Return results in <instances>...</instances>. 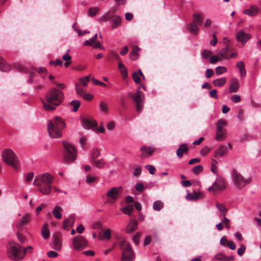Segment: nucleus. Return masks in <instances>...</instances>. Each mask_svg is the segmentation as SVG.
<instances>
[{
  "instance_id": "obj_1",
  "label": "nucleus",
  "mask_w": 261,
  "mask_h": 261,
  "mask_svg": "<svg viewBox=\"0 0 261 261\" xmlns=\"http://www.w3.org/2000/svg\"><path fill=\"white\" fill-rule=\"evenodd\" d=\"M64 93L57 88H53L46 93L45 98L46 102L43 101V106L45 110L53 111L56 109L64 99Z\"/></svg>"
},
{
  "instance_id": "obj_2",
  "label": "nucleus",
  "mask_w": 261,
  "mask_h": 261,
  "mask_svg": "<svg viewBox=\"0 0 261 261\" xmlns=\"http://www.w3.org/2000/svg\"><path fill=\"white\" fill-rule=\"evenodd\" d=\"M64 120L59 116H56L48 121L47 129L49 136L52 138H60L62 136V131L65 127Z\"/></svg>"
},
{
  "instance_id": "obj_3",
  "label": "nucleus",
  "mask_w": 261,
  "mask_h": 261,
  "mask_svg": "<svg viewBox=\"0 0 261 261\" xmlns=\"http://www.w3.org/2000/svg\"><path fill=\"white\" fill-rule=\"evenodd\" d=\"M2 156L4 162L12 167L15 170L19 168V161L13 151L9 148L4 149L2 152Z\"/></svg>"
},
{
  "instance_id": "obj_4",
  "label": "nucleus",
  "mask_w": 261,
  "mask_h": 261,
  "mask_svg": "<svg viewBox=\"0 0 261 261\" xmlns=\"http://www.w3.org/2000/svg\"><path fill=\"white\" fill-rule=\"evenodd\" d=\"M120 248L122 250L121 261H133L135 259V254L130 244L125 239H122L119 242Z\"/></svg>"
},
{
  "instance_id": "obj_5",
  "label": "nucleus",
  "mask_w": 261,
  "mask_h": 261,
  "mask_svg": "<svg viewBox=\"0 0 261 261\" xmlns=\"http://www.w3.org/2000/svg\"><path fill=\"white\" fill-rule=\"evenodd\" d=\"M231 176L234 186L238 189H242L251 182L250 178H245L234 169H232L231 172Z\"/></svg>"
},
{
  "instance_id": "obj_6",
  "label": "nucleus",
  "mask_w": 261,
  "mask_h": 261,
  "mask_svg": "<svg viewBox=\"0 0 261 261\" xmlns=\"http://www.w3.org/2000/svg\"><path fill=\"white\" fill-rule=\"evenodd\" d=\"M21 247L14 242H9L7 245V253L9 257L14 260L21 259L23 256L21 255Z\"/></svg>"
},
{
  "instance_id": "obj_7",
  "label": "nucleus",
  "mask_w": 261,
  "mask_h": 261,
  "mask_svg": "<svg viewBox=\"0 0 261 261\" xmlns=\"http://www.w3.org/2000/svg\"><path fill=\"white\" fill-rule=\"evenodd\" d=\"M64 146V163H72L74 162L77 157V152L75 147L71 143L63 141Z\"/></svg>"
},
{
  "instance_id": "obj_8",
  "label": "nucleus",
  "mask_w": 261,
  "mask_h": 261,
  "mask_svg": "<svg viewBox=\"0 0 261 261\" xmlns=\"http://www.w3.org/2000/svg\"><path fill=\"white\" fill-rule=\"evenodd\" d=\"M122 188L121 187H113L108 190L106 193L107 200L106 204H113L120 199L122 195Z\"/></svg>"
},
{
  "instance_id": "obj_9",
  "label": "nucleus",
  "mask_w": 261,
  "mask_h": 261,
  "mask_svg": "<svg viewBox=\"0 0 261 261\" xmlns=\"http://www.w3.org/2000/svg\"><path fill=\"white\" fill-rule=\"evenodd\" d=\"M88 243L86 239L82 236L79 234L72 239L71 248L76 251H82L86 248Z\"/></svg>"
},
{
  "instance_id": "obj_10",
  "label": "nucleus",
  "mask_w": 261,
  "mask_h": 261,
  "mask_svg": "<svg viewBox=\"0 0 261 261\" xmlns=\"http://www.w3.org/2000/svg\"><path fill=\"white\" fill-rule=\"evenodd\" d=\"M36 178V183L51 185L53 181V176L48 173H44L41 175L38 176Z\"/></svg>"
},
{
  "instance_id": "obj_11",
  "label": "nucleus",
  "mask_w": 261,
  "mask_h": 261,
  "mask_svg": "<svg viewBox=\"0 0 261 261\" xmlns=\"http://www.w3.org/2000/svg\"><path fill=\"white\" fill-rule=\"evenodd\" d=\"M236 36L237 41L241 42L242 45H244L251 38L250 34L246 33L242 30L237 32Z\"/></svg>"
},
{
  "instance_id": "obj_12",
  "label": "nucleus",
  "mask_w": 261,
  "mask_h": 261,
  "mask_svg": "<svg viewBox=\"0 0 261 261\" xmlns=\"http://www.w3.org/2000/svg\"><path fill=\"white\" fill-rule=\"evenodd\" d=\"M140 150L141 152L140 156L141 159H144L151 156L155 149L150 146H142L140 147Z\"/></svg>"
},
{
  "instance_id": "obj_13",
  "label": "nucleus",
  "mask_w": 261,
  "mask_h": 261,
  "mask_svg": "<svg viewBox=\"0 0 261 261\" xmlns=\"http://www.w3.org/2000/svg\"><path fill=\"white\" fill-rule=\"evenodd\" d=\"M97 39V34H95L94 36L89 40H85L84 42V45L85 46H91L94 48H99L104 49L103 46L100 44L99 42L96 41Z\"/></svg>"
},
{
  "instance_id": "obj_14",
  "label": "nucleus",
  "mask_w": 261,
  "mask_h": 261,
  "mask_svg": "<svg viewBox=\"0 0 261 261\" xmlns=\"http://www.w3.org/2000/svg\"><path fill=\"white\" fill-rule=\"evenodd\" d=\"M31 220V216L29 214L24 215L19 222L17 224L16 227L18 231L22 230L25 225L28 224Z\"/></svg>"
},
{
  "instance_id": "obj_15",
  "label": "nucleus",
  "mask_w": 261,
  "mask_h": 261,
  "mask_svg": "<svg viewBox=\"0 0 261 261\" xmlns=\"http://www.w3.org/2000/svg\"><path fill=\"white\" fill-rule=\"evenodd\" d=\"M34 185L38 187L39 191L43 195H48L50 193L51 185L36 183V178L35 179Z\"/></svg>"
},
{
  "instance_id": "obj_16",
  "label": "nucleus",
  "mask_w": 261,
  "mask_h": 261,
  "mask_svg": "<svg viewBox=\"0 0 261 261\" xmlns=\"http://www.w3.org/2000/svg\"><path fill=\"white\" fill-rule=\"evenodd\" d=\"M82 123L83 127L87 129H93L97 125L95 120L85 118L82 119Z\"/></svg>"
},
{
  "instance_id": "obj_17",
  "label": "nucleus",
  "mask_w": 261,
  "mask_h": 261,
  "mask_svg": "<svg viewBox=\"0 0 261 261\" xmlns=\"http://www.w3.org/2000/svg\"><path fill=\"white\" fill-rule=\"evenodd\" d=\"M53 248L59 251L62 248L61 238L60 234H55L53 237Z\"/></svg>"
},
{
  "instance_id": "obj_18",
  "label": "nucleus",
  "mask_w": 261,
  "mask_h": 261,
  "mask_svg": "<svg viewBox=\"0 0 261 261\" xmlns=\"http://www.w3.org/2000/svg\"><path fill=\"white\" fill-rule=\"evenodd\" d=\"M138 227V222L132 219L129 221L128 224L126 227V232L127 233H132L134 232L137 228Z\"/></svg>"
},
{
  "instance_id": "obj_19",
  "label": "nucleus",
  "mask_w": 261,
  "mask_h": 261,
  "mask_svg": "<svg viewBox=\"0 0 261 261\" xmlns=\"http://www.w3.org/2000/svg\"><path fill=\"white\" fill-rule=\"evenodd\" d=\"M213 184L216 190L223 191L225 189V182L222 178H217Z\"/></svg>"
},
{
  "instance_id": "obj_20",
  "label": "nucleus",
  "mask_w": 261,
  "mask_h": 261,
  "mask_svg": "<svg viewBox=\"0 0 261 261\" xmlns=\"http://www.w3.org/2000/svg\"><path fill=\"white\" fill-rule=\"evenodd\" d=\"M258 11V7L256 5H253L249 9L244 10L243 13L250 16H254L257 14Z\"/></svg>"
},
{
  "instance_id": "obj_21",
  "label": "nucleus",
  "mask_w": 261,
  "mask_h": 261,
  "mask_svg": "<svg viewBox=\"0 0 261 261\" xmlns=\"http://www.w3.org/2000/svg\"><path fill=\"white\" fill-rule=\"evenodd\" d=\"M202 198V194L200 192H197L195 191L188 193L186 196V199L189 201H195Z\"/></svg>"
},
{
  "instance_id": "obj_22",
  "label": "nucleus",
  "mask_w": 261,
  "mask_h": 261,
  "mask_svg": "<svg viewBox=\"0 0 261 261\" xmlns=\"http://www.w3.org/2000/svg\"><path fill=\"white\" fill-rule=\"evenodd\" d=\"M239 83L236 78H233L231 80V83L229 87V92H236L239 88Z\"/></svg>"
},
{
  "instance_id": "obj_23",
  "label": "nucleus",
  "mask_w": 261,
  "mask_h": 261,
  "mask_svg": "<svg viewBox=\"0 0 261 261\" xmlns=\"http://www.w3.org/2000/svg\"><path fill=\"white\" fill-rule=\"evenodd\" d=\"M121 18L118 15H114V16H112L110 22L112 23V29H114L120 25L121 23Z\"/></svg>"
},
{
  "instance_id": "obj_24",
  "label": "nucleus",
  "mask_w": 261,
  "mask_h": 261,
  "mask_svg": "<svg viewBox=\"0 0 261 261\" xmlns=\"http://www.w3.org/2000/svg\"><path fill=\"white\" fill-rule=\"evenodd\" d=\"M189 151V148L186 144L180 145L179 147L176 151L177 156L180 158L182 156L184 153H187Z\"/></svg>"
},
{
  "instance_id": "obj_25",
  "label": "nucleus",
  "mask_w": 261,
  "mask_h": 261,
  "mask_svg": "<svg viewBox=\"0 0 261 261\" xmlns=\"http://www.w3.org/2000/svg\"><path fill=\"white\" fill-rule=\"evenodd\" d=\"M227 152V148L226 146L222 145L220 146L216 151L215 155L216 157H222L223 155L225 154Z\"/></svg>"
},
{
  "instance_id": "obj_26",
  "label": "nucleus",
  "mask_w": 261,
  "mask_h": 261,
  "mask_svg": "<svg viewBox=\"0 0 261 261\" xmlns=\"http://www.w3.org/2000/svg\"><path fill=\"white\" fill-rule=\"evenodd\" d=\"M133 98L136 103L144 102V94L140 91H138L136 94L133 95Z\"/></svg>"
},
{
  "instance_id": "obj_27",
  "label": "nucleus",
  "mask_w": 261,
  "mask_h": 261,
  "mask_svg": "<svg viewBox=\"0 0 261 261\" xmlns=\"http://www.w3.org/2000/svg\"><path fill=\"white\" fill-rule=\"evenodd\" d=\"M11 69L10 66L2 58L0 57V70L4 71H9Z\"/></svg>"
},
{
  "instance_id": "obj_28",
  "label": "nucleus",
  "mask_w": 261,
  "mask_h": 261,
  "mask_svg": "<svg viewBox=\"0 0 261 261\" xmlns=\"http://www.w3.org/2000/svg\"><path fill=\"white\" fill-rule=\"evenodd\" d=\"M226 124V121L224 119H219L217 123V132H226L224 126Z\"/></svg>"
},
{
  "instance_id": "obj_29",
  "label": "nucleus",
  "mask_w": 261,
  "mask_h": 261,
  "mask_svg": "<svg viewBox=\"0 0 261 261\" xmlns=\"http://www.w3.org/2000/svg\"><path fill=\"white\" fill-rule=\"evenodd\" d=\"M188 29L191 34L196 35L199 32V28L196 24L193 23H189L188 25Z\"/></svg>"
},
{
  "instance_id": "obj_30",
  "label": "nucleus",
  "mask_w": 261,
  "mask_h": 261,
  "mask_svg": "<svg viewBox=\"0 0 261 261\" xmlns=\"http://www.w3.org/2000/svg\"><path fill=\"white\" fill-rule=\"evenodd\" d=\"M236 67L239 70L241 76L242 77L245 76L246 72L245 68L244 63L242 61H239L237 63Z\"/></svg>"
},
{
  "instance_id": "obj_31",
  "label": "nucleus",
  "mask_w": 261,
  "mask_h": 261,
  "mask_svg": "<svg viewBox=\"0 0 261 261\" xmlns=\"http://www.w3.org/2000/svg\"><path fill=\"white\" fill-rule=\"evenodd\" d=\"M111 238V230L110 229H107L103 233V234L101 235V233H99L98 235V239L99 240H103L104 239L110 240Z\"/></svg>"
},
{
  "instance_id": "obj_32",
  "label": "nucleus",
  "mask_w": 261,
  "mask_h": 261,
  "mask_svg": "<svg viewBox=\"0 0 261 261\" xmlns=\"http://www.w3.org/2000/svg\"><path fill=\"white\" fill-rule=\"evenodd\" d=\"M91 163L93 166L99 169L104 168L106 165V163L102 159L94 160Z\"/></svg>"
},
{
  "instance_id": "obj_33",
  "label": "nucleus",
  "mask_w": 261,
  "mask_h": 261,
  "mask_svg": "<svg viewBox=\"0 0 261 261\" xmlns=\"http://www.w3.org/2000/svg\"><path fill=\"white\" fill-rule=\"evenodd\" d=\"M118 69L120 70L121 74L123 79L126 78L128 76V72L126 68L123 64L121 62L118 63Z\"/></svg>"
},
{
  "instance_id": "obj_34",
  "label": "nucleus",
  "mask_w": 261,
  "mask_h": 261,
  "mask_svg": "<svg viewBox=\"0 0 261 261\" xmlns=\"http://www.w3.org/2000/svg\"><path fill=\"white\" fill-rule=\"evenodd\" d=\"M140 50V48L138 47H134L133 49L131 51L129 55L130 59L132 60H137L139 57V54L138 51Z\"/></svg>"
},
{
  "instance_id": "obj_35",
  "label": "nucleus",
  "mask_w": 261,
  "mask_h": 261,
  "mask_svg": "<svg viewBox=\"0 0 261 261\" xmlns=\"http://www.w3.org/2000/svg\"><path fill=\"white\" fill-rule=\"evenodd\" d=\"M62 208L61 207L56 206L55 207L54 210L52 212V213L56 218L60 219L62 218Z\"/></svg>"
},
{
  "instance_id": "obj_36",
  "label": "nucleus",
  "mask_w": 261,
  "mask_h": 261,
  "mask_svg": "<svg viewBox=\"0 0 261 261\" xmlns=\"http://www.w3.org/2000/svg\"><path fill=\"white\" fill-rule=\"evenodd\" d=\"M203 17L202 14H195L193 15V23L196 24L199 23L202 25V22L203 21Z\"/></svg>"
},
{
  "instance_id": "obj_37",
  "label": "nucleus",
  "mask_w": 261,
  "mask_h": 261,
  "mask_svg": "<svg viewBox=\"0 0 261 261\" xmlns=\"http://www.w3.org/2000/svg\"><path fill=\"white\" fill-rule=\"evenodd\" d=\"M226 82V79L225 77H222L215 80L213 83L215 86L221 87L225 84Z\"/></svg>"
},
{
  "instance_id": "obj_38",
  "label": "nucleus",
  "mask_w": 261,
  "mask_h": 261,
  "mask_svg": "<svg viewBox=\"0 0 261 261\" xmlns=\"http://www.w3.org/2000/svg\"><path fill=\"white\" fill-rule=\"evenodd\" d=\"M216 207L218 208L221 213V216L224 217L227 213L228 209L223 204L217 203L216 204Z\"/></svg>"
},
{
  "instance_id": "obj_39",
  "label": "nucleus",
  "mask_w": 261,
  "mask_h": 261,
  "mask_svg": "<svg viewBox=\"0 0 261 261\" xmlns=\"http://www.w3.org/2000/svg\"><path fill=\"white\" fill-rule=\"evenodd\" d=\"M164 203L161 200H156L153 204V209L155 211H160L164 207Z\"/></svg>"
},
{
  "instance_id": "obj_40",
  "label": "nucleus",
  "mask_w": 261,
  "mask_h": 261,
  "mask_svg": "<svg viewBox=\"0 0 261 261\" xmlns=\"http://www.w3.org/2000/svg\"><path fill=\"white\" fill-rule=\"evenodd\" d=\"M120 210L122 211L125 214L130 216L132 211L134 210V206L132 204H129L124 208H121Z\"/></svg>"
},
{
  "instance_id": "obj_41",
  "label": "nucleus",
  "mask_w": 261,
  "mask_h": 261,
  "mask_svg": "<svg viewBox=\"0 0 261 261\" xmlns=\"http://www.w3.org/2000/svg\"><path fill=\"white\" fill-rule=\"evenodd\" d=\"M41 233H42L43 238L44 239H48L49 236V234H50L49 230L47 227V225L45 224H44V225L42 227Z\"/></svg>"
},
{
  "instance_id": "obj_42",
  "label": "nucleus",
  "mask_w": 261,
  "mask_h": 261,
  "mask_svg": "<svg viewBox=\"0 0 261 261\" xmlns=\"http://www.w3.org/2000/svg\"><path fill=\"white\" fill-rule=\"evenodd\" d=\"M112 15H111L109 12H108L104 14L99 19V22L100 23H103V22L107 21L109 20H111Z\"/></svg>"
},
{
  "instance_id": "obj_43",
  "label": "nucleus",
  "mask_w": 261,
  "mask_h": 261,
  "mask_svg": "<svg viewBox=\"0 0 261 261\" xmlns=\"http://www.w3.org/2000/svg\"><path fill=\"white\" fill-rule=\"evenodd\" d=\"M227 68L224 66H218L215 69L216 74L218 75H221L227 72Z\"/></svg>"
},
{
  "instance_id": "obj_44",
  "label": "nucleus",
  "mask_w": 261,
  "mask_h": 261,
  "mask_svg": "<svg viewBox=\"0 0 261 261\" xmlns=\"http://www.w3.org/2000/svg\"><path fill=\"white\" fill-rule=\"evenodd\" d=\"M226 138V132H216V135L215 136V139L216 140L220 141L225 139Z\"/></svg>"
},
{
  "instance_id": "obj_45",
  "label": "nucleus",
  "mask_w": 261,
  "mask_h": 261,
  "mask_svg": "<svg viewBox=\"0 0 261 261\" xmlns=\"http://www.w3.org/2000/svg\"><path fill=\"white\" fill-rule=\"evenodd\" d=\"M228 47H226L222 49L220 52V56L224 59H229V55L228 54Z\"/></svg>"
},
{
  "instance_id": "obj_46",
  "label": "nucleus",
  "mask_w": 261,
  "mask_h": 261,
  "mask_svg": "<svg viewBox=\"0 0 261 261\" xmlns=\"http://www.w3.org/2000/svg\"><path fill=\"white\" fill-rule=\"evenodd\" d=\"M70 105L73 107L72 109V111L76 112L80 107V102L79 101L73 100L71 102Z\"/></svg>"
},
{
  "instance_id": "obj_47",
  "label": "nucleus",
  "mask_w": 261,
  "mask_h": 261,
  "mask_svg": "<svg viewBox=\"0 0 261 261\" xmlns=\"http://www.w3.org/2000/svg\"><path fill=\"white\" fill-rule=\"evenodd\" d=\"M100 155V152L97 149H94L91 153V161H93L94 160H96V159Z\"/></svg>"
},
{
  "instance_id": "obj_48",
  "label": "nucleus",
  "mask_w": 261,
  "mask_h": 261,
  "mask_svg": "<svg viewBox=\"0 0 261 261\" xmlns=\"http://www.w3.org/2000/svg\"><path fill=\"white\" fill-rule=\"evenodd\" d=\"M192 170L195 174H198L202 171L203 167L200 165H198L194 167Z\"/></svg>"
},
{
  "instance_id": "obj_49",
  "label": "nucleus",
  "mask_w": 261,
  "mask_h": 261,
  "mask_svg": "<svg viewBox=\"0 0 261 261\" xmlns=\"http://www.w3.org/2000/svg\"><path fill=\"white\" fill-rule=\"evenodd\" d=\"M76 92L78 95H82L85 93V90L80 86V84H75Z\"/></svg>"
},
{
  "instance_id": "obj_50",
  "label": "nucleus",
  "mask_w": 261,
  "mask_h": 261,
  "mask_svg": "<svg viewBox=\"0 0 261 261\" xmlns=\"http://www.w3.org/2000/svg\"><path fill=\"white\" fill-rule=\"evenodd\" d=\"M99 11V8L97 7H92L89 9L88 11V15L90 16H95L98 11Z\"/></svg>"
},
{
  "instance_id": "obj_51",
  "label": "nucleus",
  "mask_w": 261,
  "mask_h": 261,
  "mask_svg": "<svg viewBox=\"0 0 261 261\" xmlns=\"http://www.w3.org/2000/svg\"><path fill=\"white\" fill-rule=\"evenodd\" d=\"M100 110L101 111L107 113L108 112V108L106 103L103 101H101L99 104Z\"/></svg>"
},
{
  "instance_id": "obj_52",
  "label": "nucleus",
  "mask_w": 261,
  "mask_h": 261,
  "mask_svg": "<svg viewBox=\"0 0 261 261\" xmlns=\"http://www.w3.org/2000/svg\"><path fill=\"white\" fill-rule=\"evenodd\" d=\"M97 179L98 177L95 176H87L86 177V182L89 184H92L95 182Z\"/></svg>"
},
{
  "instance_id": "obj_53",
  "label": "nucleus",
  "mask_w": 261,
  "mask_h": 261,
  "mask_svg": "<svg viewBox=\"0 0 261 261\" xmlns=\"http://www.w3.org/2000/svg\"><path fill=\"white\" fill-rule=\"evenodd\" d=\"M221 58L217 55H214L213 56H211L210 59V62L211 64H215L218 61L220 60Z\"/></svg>"
},
{
  "instance_id": "obj_54",
  "label": "nucleus",
  "mask_w": 261,
  "mask_h": 261,
  "mask_svg": "<svg viewBox=\"0 0 261 261\" xmlns=\"http://www.w3.org/2000/svg\"><path fill=\"white\" fill-rule=\"evenodd\" d=\"M140 75L138 73L134 72L133 74V79L136 84H140L141 82Z\"/></svg>"
},
{
  "instance_id": "obj_55",
  "label": "nucleus",
  "mask_w": 261,
  "mask_h": 261,
  "mask_svg": "<svg viewBox=\"0 0 261 261\" xmlns=\"http://www.w3.org/2000/svg\"><path fill=\"white\" fill-rule=\"evenodd\" d=\"M141 171H142L141 166H138V167L135 168L134 169V171L133 172L134 176H136V177L139 176L141 175Z\"/></svg>"
},
{
  "instance_id": "obj_56",
  "label": "nucleus",
  "mask_w": 261,
  "mask_h": 261,
  "mask_svg": "<svg viewBox=\"0 0 261 261\" xmlns=\"http://www.w3.org/2000/svg\"><path fill=\"white\" fill-rule=\"evenodd\" d=\"M135 189L139 192H142L143 191L144 187L143 184L141 182L137 183L135 185Z\"/></svg>"
},
{
  "instance_id": "obj_57",
  "label": "nucleus",
  "mask_w": 261,
  "mask_h": 261,
  "mask_svg": "<svg viewBox=\"0 0 261 261\" xmlns=\"http://www.w3.org/2000/svg\"><path fill=\"white\" fill-rule=\"evenodd\" d=\"M141 233L140 232H137L133 237V240L136 245H138L139 243V239L141 237Z\"/></svg>"
},
{
  "instance_id": "obj_58",
  "label": "nucleus",
  "mask_w": 261,
  "mask_h": 261,
  "mask_svg": "<svg viewBox=\"0 0 261 261\" xmlns=\"http://www.w3.org/2000/svg\"><path fill=\"white\" fill-rule=\"evenodd\" d=\"M211 54V51L207 49H204L201 53V56L203 59H207Z\"/></svg>"
},
{
  "instance_id": "obj_59",
  "label": "nucleus",
  "mask_w": 261,
  "mask_h": 261,
  "mask_svg": "<svg viewBox=\"0 0 261 261\" xmlns=\"http://www.w3.org/2000/svg\"><path fill=\"white\" fill-rule=\"evenodd\" d=\"M223 219H222V223L223 224H224L225 225V227L227 229H229L230 228V227H229V223H230V220L225 217V216L223 217Z\"/></svg>"
},
{
  "instance_id": "obj_60",
  "label": "nucleus",
  "mask_w": 261,
  "mask_h": 261,
  "mask_svg": "<svg viewBox=\"0 0 261 261\" xmlns=\"http://www.w3.org/2000/svg\"><path fill=\"white\" fill-rule=\"evenodd\" d=\"M210 150L211 149L209 147L205 146L201 149L200 154L202 156H204L207 154L210 151Z\"/></svg>"
},
{
  "instance_id": "obj_61",
  "label": "nucleus",
  "mask_w": 261,
  "mask_h": 261,
  "mask_svg": "<svg viewBox=\"0 0 261 261\" xmlns=\"http://www.w3.org/2000/svg\"><path fill=\"white\" fill-rule=\"evenodd\" d=\"M145 168L147 169L149 173L153 175L154 174L155 171V168L151 165H148L145 166Z\"/></svg>"
},
{
  "instance_id": "obj_62",
  "label": "nucleus",
  "mask_w": 261,
  "mask_h": 261,
  "mask_svg": "<svg viewBox=\"0 0 261 261\" xmlns=\"http://www.w3.org/2000/svg\"><path fill=\"white\" fill-rule=\"evenodd\" d=\"M212 37H213V39L210 42V43L212 46H214L216 45V44L218 42L216 33H213L212 34Z\"/></svg>"
},
{
  "instance_id": "obj_63",
  "label": "nucleus",
  "mask_w": 261,
  "mask_h": 261,
  "mask_svg": "<svg viewBox=\"0 0 261 261\" xmlns=\"http://www.w3.org/2000/svg\"><path fill=\"white\" fill-rule=\"evenodd\" d=\"M246 247L244 245L242 244L240 247L238 249V254L239 256H242L245 252Z\"/></svg>"
},
{
  "instance_id": "obj_64",
  "label": "nucleus",
  "mask_w": 261,
  "mask_h": 261,
  "mask_svg": "<svg viewBox=\"0 0 261 261\" xmlns=\"http://www.w3.org/2000/svg\"><path fill=\"white\" fill-rule=\"evenodd\" d=\"M230 99L232 102L237 103L240 101L241 97L238 95H233L231 96Z\"/></svg>"
}]
</instances>
